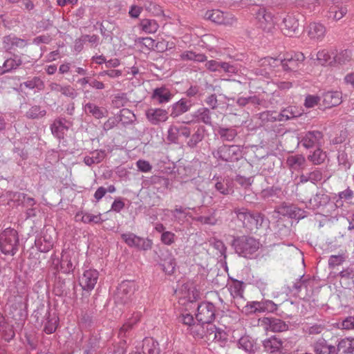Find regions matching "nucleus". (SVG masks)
I'll use <instances>...</instances> for the list:
<instances>
[{
	"label": "nucleus",
	"mask_w": 354,
	"mask_h": 354,
	"mask_svg": "<svg viewBox=\"0 0 354 354\" xmlns=\"http://www.w3.org/2000/svg\"><path fill=\"white\" fill-rule=\"evenodd\" d=\"M233 212L236 214L238 221L241 222L243 227L250 232H256L263 227V224L268 221L266 216L256 210H250L245 207H235Z\"/></svg>",
	"instance_id": "f257e3e1"
},
{
	"label": "nucleus",
	"mask_w": 354,
	"mask_h": 354,
	"mask_svg": "<svg viewBox=\"0 0 354 354\" xmlns=\"http://www.w3.org/2000/svg\"><path fill=\"white\" fill-rule=\"evenodd\" d=\"M231 245L239 256L251 259L259 249L260 243L253 236L242 235L234 236Z\"/></svg>",
	"instance_id": "f03ea898"
},
{
	"label": "nucleus",
	"mask_w": 354,
	"mask_h": 354,
	"mask_svg": "<svg viewBox=\"0 0 354 354\" xmlns=\"http://www.w3.org/2000/svg\"><path fill=\"white\" fill-rule=\"evenodd\" d=\"M212 154L217 160L226 162H237L243 158V147L236 145H223Z\"/></svg>",
	"instance_id": "7ed1b4c3"
},
{
	"label": "nucleus",
	"mask_w": 354,
	"mask_h": 354,
	"mask_svg": "<svg viewBox=\"0 0 354 354\" xmlns=\"http://www.w3.org/2000/svg\"><path fill=\"white\" fill-rule=\"evenodd\" d=\"M18 232L8 227L0 234V250L6 255L13 256L18 250Z\"/></svg>",
	"instance_id": "20e7f679"
},
{
	"label": "nucleus",
	"mask_w": 354,
	"mask_h": 354,
	"mask_svg": "<svg viewBox=\"0 0 354 354\" xmlns=\"http://www.w3.org/2000/svg\"><path fill=\"white\" fill-rule=\"evenodd\" d=\"M136 283L134 281L125 280L122 281L117 287L113 299L118 304L124 305L131 299L136 290Z\"/></svg>",
	"instance_id": "39448f33"
},
{
	"label": "nucleus",
	"mask_w": 354,
	"mask_h": 354,
	"mask_svg": "<svg viewBox=\"0 0 354 354\" xmlns=\"http://www.w3.org/2000/svg\"><path fill=\"white\" fill-rule=\"evenodd\" d=\"M121 239L129 247L134 248L138 250H149L153 245L151 239L137 236L130 232L122 234Z\"/></svg>",
	"instance_id": "423d86ee"
},
{
	"label": "nucleus",
	"mask_w": 354,
	"mask_h": 354,
	"mask_svg": "<svg viewBox=\"0 0 354 354\" xmlns=\"http://www.w3.org/2000/svg\"><path fill=\"white\" fill-rule=\"evenodd\" d=\"M216 317V307L209 301L201 303L197 308L196 320L200 326L213 322Z\"/></svg>",
	"instance_id": "0eeeda50"
},
{
	"label": "nucleus",
	"mask_w": 354,
	"mask_h": 354,
	"mask_svg": "<svg viewBox=\"0 0 354 354\" xmlns=\"http://www.w3.org/2000/svg\"><path fill=\"white\" fill-rule=\"evenodd\" d=\"M277 309V305L272 301L268 299H262L260 301H254L248 302L244 307L246 314L260 313H273Z\"/></svg>",
	"instance_id": "6e6552de"
},
{
	"label": "nucleus",
	"mask_w": 354,
	"mask_h": 354,
	"mask_svg": "<svg viewBox=\"0 0 354 354\" xmlns=\"http://www.w3.org/2000/svg\"><path fill=\"white\" fill-rule=\"evenodd\" d=\"M205 19L216 24L232 26L236 22V19L230 12H224L220 10H210L205 12Z\"/></svg>",
	"instance_id": "1a4fd4ad"
},
{
	"label": "nucleus",
	"mask_w": 354,
	"mask_h": 354,
	"mask_svg": "<svg viewBox=\"0 0 354 354\" xmlns=\"http://www.w3.org/2000/svg\"><path fill=\"white\" fill-rule=\"evenodd\" d=\"M14 292L13 295L8 298L6 307L9 308V315H11L13 321H21L22 317V296L17 290V294Z\"/></svg>",
	"instance_id": "9d476101"
},
{
	"label": "nucleus",
	"mask_w": 354,
	"mask_h": 354,
	"mask_svg": "<svg viewBox=\"0 0 354 354\" xmlns=\"http://www.w3.org/2000/svg\"><path fill=\"white\" fill-rule=\"evenodd\" d=\"M140 319V315L135 313L120 328L118 337L120 338V345L122 348L130 344L127 342V338L132 336V330Z\"/></svg>",
	"instance_id": "9b49d317"
},
{
	"label": "nucleus",
	"mask_w": 354,
	"mask_h": 354,
	"mask_svg": "<svg viewBox=\"0 0 354 354\" xmlns=\"http://www.w3.org/2000/svg\"><path fill=\"white\" fill-rule=\"evenodd\" d=\"M255 15L259 21V27L264 31L270 32L274 27V21L273 15L268 11L265 8L257 6Z\"/></svg>",
	"instance_id": "f8f14e48"
},
{
	"label": "nucleus",
	"mask_w": 354,
	"mask_h": 354,
	"mask_svg": "<svg viewBox=\"0 0 354 354\" xmlns=\"http://www.w3.org/2000/svg\"><path fill=\"white\" fill-rule=\"evenodd\" d=\"M299 14H288L283 19L280 25L281 31L286 36L292 37L299 30Z\"/></svg>",
	"instance_id": "ddd939ff"
},
{
	"label": "nucleus",
	"mask_w": 354,
	"mask_h": 354,
	"mask_svg": "<svg viewBox=\"0 0 354 354\" xmlns=\"http://www.w3.org/2000/svg\"><path fill=\"white\" fill-rule=\"evenodd\" d=\"M323 133L319 131H309L301 135L299 143L306 149L317 148L321 146Z\"/></svg>",
	"instance_id": "4468645a"
},
{
	"label": "nucleus",
	"mask_w": 354,
	"mask_h": 354,
	"mask_svg": "<svg viewBox=\"0 0 354 354\" xmlns=\"http://www.w3.org/2000/svg\"><path fill=\"white\" fill-rule=\"evenodd\" d=\"M34 304L36 308L33 310V313L30 318V322L34 325L35 328L38 329L41 326L47 315H49L50 308L45 306L44 304L39 301Z\"/></svg>",
	"instance_id": "2eb2a0df"
},
{
	"label": "nucleus",
	"mask_w": 354,
	"mask_h": 354,
	"mask_svg": "<svg viewBox=\"0 0 354 354\" xmlns=\"http://www.w3.org/2000/svg\"><path fill=\"white\" fill-rule=\"evenodd\" d=\"M276 212L290 218L300 219L304 217V211L295 205L283 202L277 207Z\"/></svg>",
	"instance_id": "dca6fc26"
},
{
	"label": "nucleus",
	"mask_w": 354,
	"mask_h": 354,
	"mask_svg": "<svg viewBox=\"0 0 354 354\" xmlns=\"http://www.w3.org/2000/svg\"><path fill=\"white\" fill-rule=\"evenodd\" d=\"M145 115L152 125H159L168 120L169 112L166 109L151 107L145 111Z\"/></svg>",
	"instance_id": "f3484780"
},
{
	"label": "nucleus",
	"mask_w": 354,
	"mask_h": 354,
	"mask_svg": "<svg viewBox=\"0 0 354 354\" xmlns=\"http://www.w3.org/2000/svg\"><path fill=\"white\" fill-rule=\"evenodd\" d=\"M347 1L336 0L331 6H329L326 17L334 21L342 19L348 12Z\"/></svg>",
	"instance_id": "a211bd4d"
},
{
	"label": "nucleus",
	"mask_w": 354,
	"mask_h": 354,
	"mask_svg": "<svg viewBox=\"0 0 354 354\" xmlns=\"http://www.w3.org/2000/svg\"><path fill=\"white\" fill-rule=\"evenodd\" d=\"M192 105V102L190 100L183 97L169 106L168 112L170 113L169 115L171 118H176L189 111Z\"/></svg>",
	"instance_id": "6ab92c4d"
},
{
	"label": "nucleus",
	"mask_w": 354,
	"mask_h": 354,
	"mask_svg": "<svg viewBox=\"0 0 354 354\" xmlns=\"http://www.w3.org/2000/svg\"><path fill=\"white\" fill-rule=\"evenodd\" d=\"M304 59L305 56L301 52L288 54L283 59V69L286 71H296Z\"/></svg>",
	"instance_id": "aec40b11"
},
{
	"label": "nucleus",
	"mask_w": 354,
	"mask_h": 354,
	"mask_svg": "<svg viewBox=\"0 0 354 354\" xmlns=\"http://www.w3.org/2000/svg\"><path fill=\"white\" fill-rule=\"evenodd\" d=\"M206 132L207 130L204 126L198 125L195 127L185 142L186 147L190 149L198 148L199 144L204 140Z\"/></svg>",
	"instance_id": "412c9836"
},
{
	"label": "nucleus",
	"mask_w": 354,
	"mask_h": 354,
	"mask_svg": "<svg viewBox=\"0 0 354 354\" xmlns=\"http://www.w3.org/2000/svg\"><path fill=\"white\" fill-rule=\"evenodd\" d=\"M14 322L15 323H12V321H11L10 324L0 326V333H1L3 338L7 342H10L12 339L16 334L18 335L19 338L21 339L22 324L20 323V321Z\"/></svg>",
	"instance_id": "4be33fe9"
},
{
	"label": "nucleus",
	"mask_w": 354,
	"mask_h": 354,
	"mask_svg": "<svg viewBox=\"0 0 354 354\" xmlns=\"http://www.w3.org/2000/svg\"><path fill=\"white\" fill-rule=\"evenodd\" d=\"M99 272L96 270H87L80 279V284L84 290H93L97 281Z\"/></svg>",
	"instance_id": "5701e85b"
},
{
	"label": "nucleus",
	"mask_w": 354,
	"mask_h": 354,
	"mask_svg": "<svg viewBox=\"0 0 354 354\" xmlns=\"http://www.w3.org/2000/svg\"><path fill=\"white\" fill-rule=\"evenodd\" d=\"M302 115V112L300 109L295 106H289L283 110L281 111V112L277 114L276 116H273L272 115H270V118H268V120L270 121H280V122H284L287 121L288 120H291L293 118H296L297 117H299Z\"/></svg>",
	"instance_id": "b1692460"
},
{
	"label": "nucleus",
	"mask_w": 354,
	"mask_h": 354,
	"mask_svg": "<svg viewBox=\"0 0 354 354\" xmlns=\"http://www.w3.org/2000/svg\"><path fill=\"white\" fill-rule=\"evenodd\" d=\"M342 93L339 91H328L324 92L321 95L322 105L326 109L338 106L342 103Z\"/></svg>",
	"instance_id": "393cba45"
},
{
	"label": "nucleus",
	"mask_w": 354,
	"mask_h": 354,
	"mask_svg": "<svg viewBox=\"0 0 354 354\" xmlns=\"http://www.w3.org/2000/svg\"><path fill=\"white\" fill-rule=\"evenodd\" d=\"M283 341L277 335L271 336L263 341L264 351L270 354H277L283 350Z\"/></svg>",
	"instance_id": "a878e982"
},
{
	"label": "nucleus",
	"mask_w": 354,
	"mask_h": 354,
	"mask_svg": "<svg viewBox=\"0 0 354 354\" xmlns=\"http://www.w3.org/2000/svg\"><path fill=\"white\" fill-rule=\"evenodd\" d=\"M261 324L267 329L273 332H283L288 329V325L285 322L275 317H263L261 319Z\"/></svg>",
	"instance_id": "bb28decb"
},
{
	"label": "nucleus",
	"mask_w": 354,
	"mask_h": 354,
	"mask_svg": "<svg viewBox=\"0 0 354 354\" xmlns=\"http://www.w3.org/2000/svg\"><path fill=\"white\" fill-rule=\"evenodd\" d=\"M219 328H217L212 322L205 324V326H199L197 329H192V334L199 338L206 337L207 340H212L214 333H216Z\"/></svg>",
	"instance_id": "cd10ccee"
},
{
	"label": "nucleus",
	"mask_w": 354,
	"mask_h": 354,
	"mask_svg": "<svg viewBox=\"0 0 354 354\" xmlns=\"http://www.w3.org/2000/svg\"><path fill=\"white\" fill-rule=\"evenodd\" d=\"M312 346L315 354H336V346L328 344L322 337L315 341Z\"/></svg>",
	"instance_id": "c85d7f7f"
},
{
	"label": "nucleus",
	"mask_w": 354,
	"mask_h": 354,
	"mask_svg": "<svg viewBox=\"0 0 354 354\" xmlns=\"http://www.w3.org/2000/svg\"><path fill=\"white\" fill-rule=\"evenodd\" d=\"M212 113L210 109L207 107H201L192 114V120L197 122H201L206 125L212 126Z\"/></svg>",
	"instance_id": "c756f323"
},
{
	"label": "nucleus",
	"mask_w": 354,
	"mask_h": 354,
	"mask_svg": "<svg viewBox=\"0 0 354 354\" xmlns=\"http://www.w3.org/2000/svg\"><path fill=\"white\" fill-rule=\"evenodd\" d=\"M237 347L247 354H254L258 349L255 339L249 335L242 336L237 342Z\"/></svg>",
	"instance_id": "7c9ffc66"
},
{
	"label": "nucleus",
	"mask_w": 354,
	"mask_h": 354,
	"mask_svg": "<svg viewBox=\"0 0 354 354\" xmlns=\"http://www.w3.org/2000/svg\"><path fill=\"white\" fill-rule=\"evenodd\" d=\"M140 348L142 354H160V348L158 341L153 337H145Z\"/></svg>",
	"instance_id": "2f4dec72"
},
{
	"label": "nucleus",
	"mask_w": 354,
	"mask_h": 354,
	"mask_svg": "<svg viewBox=\"0 0 354 354\" xmlns=\"http://www.w3.org/2000/svg\"><path fill=\"white\" fill-rule=\"evenodd\" d=\"M173 97L174 95L171 91L165 86L156 88L151 95V98L156 100L159 104L167 103Z\"/></svg>",
	"instance_id": "473e14b6"
},
{
	"label": "nucleus",
	"mask_w": 354,
	"mask_h": 354,
	"mask_svg": "<svg viewBox=\"0 0 354 354\" xmlns=\"http://www.w3.org/2000/svg\"><path fill=\"white\" fill-rule=\"evenodd\" d=\"M215 189L223 195H230L234 193V182L230 178H217Z\"/></svg>",
	"instance_id": "72a5a7b5"
},
{
	"label": "nucleus",
	"mask_w": 354,
	"mask_h": 354,
	"mask_svg": "<svg viewBox=\"0 0 354 354\" xmlns=\"http://www.w3.org/2000/svg\"><path fill=\"white\" fill-rule=\"evenodd\" d=\"M201 213H203L204 214L193 217L192 220L194 221L198 222L202 225H214L216 224L217 218H216L215 211L205 209V212L202 211Z\"/></svg>",
	"instance_id": "f704fd0d"
},
{
	"label": "nucleus",
	"mask_w": 354,
	"mask_h": 354,
	"mask_svg": "<svg viewBox=\"0 0 354 354\" xmlns=\"http://www.w3.org/2000/svg\"><path fill=\"white\" fill-rule=\"evenodd\" d=\"M286 164L291 169L298 171L305 168L306 160L301 154L291 155L287 158Z\"/></svg>",
	"instance_id": "c9c22d12"
},
{
	"label": "nucleus",
	"mask_w": 354,
	"mask_h": 354,
	"mask_svg": "<svg viewBox=\"0 0 354 354\" xmlns=\"http://www.w3.org/2000/svg\"><path fill=\"white\" fill-rule=\"evenodd\" d=\"M354 352V338L346 337L339 341L336 346V354H352Z\"/></svg>",
	"instance_id": "e433bc0d"
},
{
	"label": "nucleus",
	"mask_w": 354,
	"mask_h": 354,
	"mask_svg": "<svg viewBox=\"0 0 354 354\" xmlns=\"http://www.w3.org/2000/svg\"><path fill=\"white\" fill-rule=\"evenodd\" d=\"M216 135L220 137V139L223 142H231L234 140L235 137L237 136V131L236 129L232 127H225L219 126L216 129Z\"/></svg>",
	"instance_id": "4c0bfd02"
},
{
	"label": "nucleus",
	"mask_w": 354,
	"mask_h": 354,
	"mask_svg": "<svg viewBox=\"0 0 354 354\" xmlns=\"http://www.w3.org/2000/svg\"><path fill=\"white\" fill-rule=\"evenodd\" d=\"M35 247H31L32 250H37L40 252H48L53 245V243L50 239L46 237H39L34 239Z\"/></svg>",
	"instance_id": "58836bf2"
},
{
	"label": "nucleus",
	"mask_w": 354,
	"mask_h": 354,
	"mask_svg": "<svg viewBox=\"0 0 354 354\" xmlns=\"http://www.w3.org/2000/svg\"><path fill=\"white\" fill-rule=\"evenodd\" d=\"M22 43V39L16 37L13 35L6 36L3 38L4 48L10 53L13 54L15 56L16 48L19 47Z\"/></svg>",
	"instance_id": "ea45409f"
},
{
	"label": "nucleus",
	"mask_w": 354,
	"mask_h": 354,
	"mask_svg": "<svg viewBox=\"0 0 354 354\" xmlns=\"http://www.w3.org/2000/svg\"><path fill=\"white\" fill-rule=\"evenodd\" d=\"M333 66L336 64H345L348 62L351 59V50L348 49L342 50L339 52L334 50L332 52Z\"/></svg>",
	"instance_id": "a19ab883"
},
{
	"label": "nucleus",
	"mask_w": 354,
	"mask_h": 354,
	"mask_svg": "<svg viewBox=\"0 0 354 354\" xmlns=\"http://www.w3.org/2000/svg\"><path fill=\"white\" fill-rule=\"evenodd\" d=\"M330 196L324 193H317L309 201L312 209H317L320 207L326 206L330 201Z\"/></svg>",
	"instance_id": "79ce46f5"
},
{
	"label": "nucleus",
	"mask_w": 354,
	"mask_h": 354,
	"mask_svg": "<svg viewBox=\"0 0 354 354\" xmlns=\"http://www.w3.org/2000/svg\"><path fill=\"white\" fill-rule=\"evenodd\" d=\"M326 33V28L320 23L313 22L310 24L308 27V35L311 39H319Z\"/></svg>",
	"instance_id": "37998d69"
},
{
	"label": "nucleus",
	"mask_w": 354,
	"mask_h": 354,
	"mask_svg": "<svg viewBox=\"0 0 354 354\" xmlns=\"http://www.w3.org/2000/svg\"><path fill=\"white\" fill-rule=\"evenodd\" d=\"M232 283L230 284L227 287L230 295L233 298L240 297L243 298L244 291V283L241 281L231 278Z\"/></svg>",
	"instance_id": "c03bdc74"
},
{
	"label": "nucleus",
	"mask_w": 354,
	"mask_h": 354,
	"mask_svg": "<svg viewBox=\"0 0 354 354\" xmlns=\"http://www.w3.org/2000/svg\"><path fill=\"white\" fill-rule=\"evenodd\" d=\"M86 113L91 114L96 119H100L107 115V111L100 108L95 104L88 102L84 106Z\"/></svg>",
	"instance_id": "a18cd8bd"
},
{
	"label": "nucleus",
	"mask_w": 354,
	"mask_h": 354,
	"mask_svg": "<svg viewBox=\"0 0 354 354\" xmlns=\"http://www.w3.org/2000/svg\"><path fill=\"white\" fill-rule=\"evenodd\" d=\"M60 270L64 273H70L75 267L71 261V257L68 252H62L61 259L59 261Z\"/></svg>",
	"instance_id": "49530a36"
},
{
	"label": "nucleus",
	"mask_w": 354,
	"mask_h": 354,
	"mask_svg": "<svg viewBox=\"0 0 354 354\" xmlns=\"http://www.w3.org/2000/svg\"><path fill=\"white\" fill-rule=\"evenodd\" d=\"M180 59L182 61L203 62L206 61L207 57L204 54L196 53L192 50H185L180 55Z\"/></svg>",
	"instance_id": "de8ad7c7"
},
{
	"label": "nucleus",
	"mask_w": 354,
	"mask_h": 354,
	"mask_svg": "<svg viewBox=\"0 0 354 354\" xmlns=\"http://www.w3.org/2000/svg\"><path fill=\"white\" fill-rule=\"evenodd\" d=\"M140 26L144 32L149 34L156 32L159 28L157 21L155 19H143L140 20Z\"/></svg>",
	"instance_id": "09e8293b"
},
{
	"label": "nucleus",
	"mask_w": 354,
	"mask_h": 354,
	"mask_svg": "<svg viewBox=\"0 0 354 354\" xmlns=\"http://www.w3.org/2000/svg\"><path fill=\"white\" fill-rule=\"evenodd\" d=\"M326 158V153L321 149L320 147H317L313 153L308 156V160L316 165L323 163Z\"/></svg>",
	"instance_id": "8fccbe9b"
},
{
	"label": "nucleus",
	"mask_w": 354,
	"mask_h": 354,
	"mask_svg": "<svg viewBox=\"0 0 354 354\" xmlns=\"http://www.w3.org/2000/svg\"><path fill=\"white\" fill-rule=\"evenodd\" d=\"M26 339L27 342V346L28 348H26L27 351L29 354H35L37 351V346L38 344V337L36 335L35 333H26Z\"/></svg>",
	"instance_id": "3c124183"
},
{
	"label": "nucleus",
	"mask_w": 354,
	"mask_h": 354,
	"mask_svg": "<svg viewBox=\"0 0 354 354\" xmlns=\"http://www.w3.org/2000/svg\"><path fill=\"white\" fill-rule=\"evenodd\" d=\"M15 58H8L3 63V71L1 73H6L8 72H10L12 69L16 68L17 66H19L21 63V58L16 55L14 56Z\"/></svg>",
	"instance_id": "603ef678"
},
{
	"label": "nucleus",
	"mask_w": 354,
	"mask_h": 354,
	"mask_svg": "<svg viewBox=\"0 0 354 354\" xmlns=\"http://www.w3.org/2000/svg\"><path fill=\"white\" fill-rule=\"evenodd\" d=\"M281 193V188L278 186L268 187L263 189L261 192V197L264 199H269L272 197H279Z\"/></svg>",
	"instance_id": "864d4df0"
},
{
	"label": "nucleus",
	"mask_w": 354,
	"mask_h": 354,
	"mask_svg": "<svg viewBox=\"0 0 354 354\" xmlns=\"http://www.w3.org/2000/svg\"><path fill=\"white\" fill-rule=\"evenodd\" d=\"M119 117V121L124 126L132 124L136 119V115L127 109H122Z\"/></svg>",
	"instance_id": "5fc2aeb1"
},
{
	"label": "nucleus",
	"mask_w": 354,
	"mask_h": 354,
	"mask_svg": "<svg viewBox=\"0 0 354 354\" xmlns=\"http://www.w3.org/2000/svg\"><path fill=\"white\" fill-rule=\"evenodd\" d=\"M317 59L322 65L329 64L333 66V55L326 50H322L317 53Z\"/></svg>",
	"instance_id": "6e6d98bb"
},
{
	"label": "nucleus",
	"mask_w": 354,
	"mask_h": 354,
	"mask_svg": "<svg viewBox=\"0 0 354 354\" xmlns=\"http://www.w3.org/2000/svg\"><path fill=\"white\" fill-rule=\"evenodd\" d=\"M163 271L167 274H172L174 272L175 268L176 266V259L170 256L167 259H165L160 264Z\"/></svg>",
	"instance_id": "4d7b16f0"
},
{
	"label": "nucleus",
	"mask_w": 354,
	"mask_h": 354,
	"mask_svg": "<svg viewBox=\"0 0 354 354\" xmlns=\"http://www.w3.org/2000/svg\"><path fill=\"white\" fill-rule=\"evenodd\" d=\"M337 161L339 165L342 166L345 170H348L351 167V162L348 160V153L345 149H338Z\"/></svg>",
	"instance_id": "13d9d810"
},
{
	"label": "nucleus",
	"mask_w": 354,
	"mask_h": 354,
	"mask_svg": "<svg viewBox=\"0 0 354 354\" xmlns=\"http://www.w3.org/2000/svg\"><path fill=\"white\" fill-rule=\"evenodd\" d=\"M50 314L47 315L44 319H46V323L44 326V332L46 334H52L55 332L57 327L58 318L54 317L50 318Z\"/></svg>",
	"instance_id": "bf43d9fd"
},
{
	"label": "nucleus",
	"mask_w": 354,
	"mask_h": 354,
	"mask_svg": "<svg viewBox=\"0 0 354 354\" xmlns=\"http://www.w3.org/2000/svg\"><path fill=\"white\" fill-rule=\"evenodd\" d=\"M69 129V126L60 125L59 126L56 122H53V123L50 125V129L53 135L55 136L59 140L64 139V131H68Z\"/></svg>",
	"instance_id": "052dcab7"
},
{
	"label": "nucleus",
	"mask_w": 354,
	"mask_h": 354,
	"mask_svg": "<svg viewBox=\"0 0 354 354\" xmlns=\"http://www.w3.org/2000/svg\"><path fill=\"white\" fill-rule=\"evenodd\" d=\"M261 100L257 95H252L249 97H241L236 100V104L240 106H245L248 104L253 105H259Z\"/></svg>",
	"instance_id": "680f3d73"
},
{
	"label": "nucleus",
	"mask_w": 354,
	"mask_h": 354,
	"mask_svg": "<svg viewBox=\"0 0 354 354\" xmlns=\"http://www.w3.org/2000/svg\"><path fill=\"white\" fill-rule=\"evenodd\" d=\"M339 198L336 201L335 205L337 207H341L343 205L342 199L345 201L351 200L354 196V192L349 187L345 190L340 192L338 194Z\"/></svg>",
	"instance_id": "e2e57ef3"
},
{
	"label": "nucleus",
	"mask_w": 354,
	"mask_h": 354,
	"mask_svg": "<svg viewBox=\"0 0 354 354\" xmlns=\"http://www.w3.org/2000/svg\"><path fill=\"white\" fill-rule=\"evenodd\" d=\"M179 137L178 126L174 124L170 125L167 131V140L171 143L178 144Z\"/></svg>",
	"instance_id": "0e129e2a"
},
{
	"label": "nucleus",
	"mask_w": 354,
	"mask_h": 354,
	"mask_svg": "<svg viewBox=\"0 0 354 354\" xmlns=\"http://www.w3.org/2000/svg\"><path fill=\"white\" fill-rule=\"evenodd\" d=\"M24 84L26 88L30 89L35 88L38 91L42 90L44 87L43 81L38 77H34L32 80H27L24 82Z\"/></svg>",
	"instance_id": "69168bd1"
},
{
	"label": "nucleus",
	"mask_w": 354,
	"mask_h": 354,
	"mask_svg": "<svg viewBox=\"0 0 354 354\" xmlns=\"http://www.w3.org/2000/svg\"><path fill=\"white\" fill-rule=\"evenodd\" d=\"M346 259V257L344 254L337 255H331L328 259V267L330 269L335 268L336 266L342 265Z\"/></svg>",
	"instance_id": "338daca9"
},
{
	"label": "nucleus",
	"mask_w": 354,
	"mask_h": 354,
	"mask_svg": "<svg viewBox=\"0 0 354 354\" xmlns=\"http://www.w3.org/2000/svg\"><path fill=\"white\" fill-rule=\"evenodd\" d=\"M337 327L343 330H354V316H348L337 324Z\"/></svg>",
	"instance_id": "774afa93"
}]
</instances>
